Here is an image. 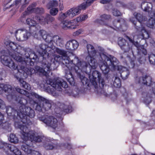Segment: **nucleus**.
<instances>
[{
	"instance_id": "f257e3e1",
	"label": "nucleus",
	"mask_w": 155,
	"mask_h": 155,
	"mask_svg": "<svg viewBox=\"0 0 155 155\" xmlns=\"http://www.w3.org/2000/svg\"><path fill=\"white\" fill-rule=\"evenodd\" d=\"M86 59H90L89 63L81 61L77 56H75L73 59L71 60L67 66L69 70L65 72V77L72 86L74 85V82L73 81L72 74L70 70L72 69L73 67L74 66V70L77 75H79L82 72L89 74L91 73V69H95L97 67V64L94 58L87 57Z\"/></svg>"
},
{
	"instance_id": "f03ea898",
	"label": "nucleus",
	"mask_w": 155,
	"mask_h": 155,
	"mask_svg": "<svg viewBox=\"0 0 155 155\" xmlns=\"http://www.w3.org/2000/svg\"><path fill=\"white\" fill-rule=\"evenodd\" d=\"M99 58L100 68L104 74L108 73L110 69L117 70L119 69V62L114 56H110L109 58L104 53H101Z\"/></svg>"
},
{
	"instance_id": "7ed1b4c3",
	"label": "nucleus",
	"mask_w": 155,
	"mask_h": 155,
	"mask_svg": "<svg viewBox=\"0 0 155 155\" xmlns=\"http://www.w3.org/2000/svg\"><path fill=\"white\" fill-rule=\"evenodd\" d=\"M50 86H48L47 83H45V82L40 84L41 88L44 89V91L49 94H51L53 96L58 97L60 92L62 91V87L65 88H67L68 85L67 82L63 81H61L59 79L49 81Z\"/></svg>"
},
{
	"instance_id": "20e7f679",
	"label": "nucleus",
	"mask_w": 155,
	"mask_h": 155,
	"mask_svg": "<svg viewBox=\"0 0 155 155\" xmlns=\"http://www.w3.org/2000/svg\"><path fill=\"white\" fill-rule=\"evenodd\" d=\"M7 46L8 47H10L12 51L10 54L16 61L19 62H22L24 60L19 55V54L23 53V51L25 52V56L27 58H29L31 61L32 59L35 60L34 57L32 56H35V54L32 53L30 49H24L20 47H17V45L13 42H7Z\"/></svg>"
},
{
	"instance_id": "39448f33",
	"label": "nucleus",
	"mask_w": 155,
	"mask_h": 155,
	"mask_svg": "<svg viewBox=\"0 0 155 155\" xmlns=\"http://www.w3.org/2000/svg\"><path fill=\"white\" fill-rule=\"evenodd\" d=\"M38 34L49 45H51L53 48L54 44L57 46L63 47L64 44V40L61 37L57 35L52 36L44 30L39 31Z\"/></svg>"
},
{
	"instance_id": "423d86ee",
	"label": "nucleus",
	"mask_w": 155,
	"mask_h": 155,
	"mask_svg": "<svg viewBox=\"0 0 155 155\" xmlns=\"http://www.w3.org/2000/svg\"><path fill=\"white\" fill-rule=\"evenodd\" d=\"M62 57L58 55H54V58H52L50 59V61L52 63H49L48 61H43L41 65L42 68L37 66L35 67V69L42 75L47 77L48 76L50 71L51 69V68L52 66L54 67L57 62H61L62 63Z\"/></svg>"
},
{
	"instance_id": "0eeeda50",
	"label": "nucleus",
	"mask_w": 155,
	"mask_h": 155,
	"mask_svg": "<svg viewBox=\"0 0 155 155\" xmlns=\"http://www.w3.org/2000/svg\"><path fill=\"white\" fill-rule=\"evenodd\" d=\"M18 127L22 131V138L24 140H30L31 142H40L47 141L46 137L43 136H35L34 131L30 130L26 126L20 125Z\"/></svg>"
},
{
	"instance_id": "6e6552de",
	"label": "nucleus",
	"mask_w": 155,
	"mask_h": 155,
	"mask_svg": "<svg viewBox=\"0 0 155 155\" xmlns=\"http://www.w3.org/2000/svg\"><path fill=\"white\" fill-rule=\"evenodd\" d=\"M17 114L21 119L23 123L28 125L32 124V122L30 120L29 117L33 118L35 116L34 110L30 107H26L25 105L19 107Z\"/></svg>"
},
{
	"instance_id": "1a4fd4ad",
	"label": "nucleus",
	"mask_w": 155,
	"mask_h": 155,
	"mask_svg": "<svg viewBox=\"0 0 155 155\" xmlns=\"http://www.w3.org/2000/svg\"><path fill=\"white\" fill-rule=\"evenodd\" d=\"M31 95L37 99L38 102L37 103L36 108L38 110H41L42 109L48 111L51 109L53 104V102L51 100H48L41 96L35 92L31 93Z\"/></svg>"
},
{
	"instance_id": "9d476101",
	"label": "nucleus",
	"mask_w": 155,
	"mask_h": 155,
	"mask_svg": "<svg viewBox=\"0 0 155 155\" xmlns=\"http://www.w3.org/2000/svg\"><path fill=\"white\" fill-rule=\"evenodd\" d=\"M50 45L49 46L45 44L42 43L35 46L37 52L43 58L46 59L48 58L49 54L53 53V49L51 45Z\"/></svg>"
},
{
	"instance_id": "9b49d317",
	"label": "nucleus",
	"mask_w": 155,
	"mask_h": 155,
	"mask_svg": "<svg viewBox=\"0 0 155 155\" xmlns=\"http://www.w3.org/2000/svg\"><path fill=\"white\" fill-rule=\"evenodd\" d=\"M89 79L91 83L95 88L98 87V81L99 87L101 88L105 84L104 80L101 77V74L97 71H93L92 75L89 76Z\"/></svg>"
},
{
	"instance_id": "f8f14e48",
	"label": "nucleus",
	"mask_w": 155,
	"mask_h": 155,
	"mask_svg": "<svg viewBox=\"0 0 155 155\" xmlns=\"http://www.w3.org/2000/svg\"><path fill=\"white\" fill-rule=\"evenodd\" d=\"M0 94L5 92L6 94L7 97L9 101H11L16 98V95L14 88L8 84H1Z\"/></svg>"
},
{
	"instance_id": "ddd939ff",
	"label": "nucleus",
	"mask_w": 155,
	"mask_h": 155,
	"mask_svg": "<svg viewBox=\"0 0 155 155\" xmlns=\"http://www.w3.org/2000/svg\"><path fill=\"white\" fill-rule=\"evenodd\" d=\"M39 120L47 126L55 129L58 127V122L57 119L52 116L45 115L39 118Z\"/></svg>"
},
{
	"instance_id": "4468645a",
	"label": "nucleus",
	"mask_w": 155,
	"mask_h": 155,
	"mask_svg": "<svg viewBox=\"0 0 155 155\" xmlns=\"http://www.w3.org/2000/svg\"><path fill=\"white\" fill-rule=\"evenodd\" d=\"M134 15L135 18L138 20V22H137L135 21V18L133 17H131L130 18V21L134 25L135 28L137 30H139L140 28V26L142 25V24L143 22L147 20V18L145 16H143L140 13L135 12Z\"/></svg>"
},
{
	"instance_id": "2eb2a0df",
	"label": "nucleus",
	"mask_w": 155,
	"mask_h": 155,
	"mask_svg": "<svg viewBox=\"0 0 155 155\" xmlns=\"http://www.w3.org/2000/svg\"><path fill=\"white\" fill-rule=\"evenodd\" d=\"M34 20L35 19L37 22L41 24L45 25L46 23L48 24L52 23L54 21L55 18L49 14H47L45 17L35 16L33 18Z\"/></svg>"
},
{
	"instance_id": "dca6fc26",
	"label": "nucleus",
	"mask_w": 155,
	"mask_h": 155,
	"mask_svg": "<svg viewBox=\"0 0 155 155\" xmlns=\"http://www.w3.org/2000/svg\"><path fill=\"white\" fill-rule=\"evenodd\" d=\"M1 61L4 64L8 67L13 70L18 69V65L11 59L9 57L2 55L1 56Z\"/></svg>"
},
{
	"instance_id": "f3484780",
	"label": "nucleus",
	"mask_w": 155,
	"mask_h": 155,
	"mask_svg": "<svg viewBox=\"0 0 155 155\" xmlns=\"http://www.w3.org/2000/svg\"><path fill=\"white\" fill-rule=\"evenodd\" d=\"M16 39L18 41H23L28 38V32L25 29H21L16 31L15 32Z\"/></svg>"
},
{
	"instance_id": "a211bd4d",
	"label": "nucleus",
	"mask_w": 155,
	"mask_h": 155,
	"mask_svg": "<svg viewBox=\"0 0 155 155\" xmlns=\"http://www.w3.org/2000/svg\"><path fill=\"white\" fill-rule=\"evenodd\" d=\"M86 5L81 4L76 8H72L68 10V14H69L70 18H72L74 16L79 14L82 10L86 9Z\"/></svg>"
},
{
	"instance_id": "6ab92c4d",
	"label": "nucleus",
	"mask_w": 155,
	"mask_h": 155,
	"mask_svg": "<svg viewBox=\"0 0 155 155\" xmlns=\"http://www.w3.org/2000/svg\"><path fill=\"white\" fill-rule=\"evenodd\" d=\"M152 78L149 76L145 75L140 78L138 81V83H142L147 86H149L151 84L152 90L155 95V83H152Z\"/></svg>"
},
{
	"instance_id": "aec40b11",
	"label": "nucleus",
	"mask_w": 155,
	"mask_h": 155,
	"mask_svg": "<svg viewBox=\"0 0 155 155\" xmlns=\"http://www.w3.org/2000/svg\"><path fill=\"white\" fill-rule=\"evenodd\" d=\"M55 51L57 53L62 56H61L62 57V63L64 64H65V66L67 67L71 60L70 58L68 56L67 52L64 50L60 49L58 48H56Z\"/></svg>"
},
{
	"instance_id": "412c9836",
	"label": "nucleus",
	"mask_w": 155,
	"mask_h": 155,
	"mask_svg": "<svg viewBox=\"0 0 155 155\" xmlns=\"http://www.w3.org/2000/svg\"><path fill=\"white\" fill-rule=\"evenodd\" d=\"M79 45L78 42L75 40L68 41L66 45L65 48L67 50L73 51L76 49Z\"/></svg>"
},
{
	"instance_id": "4be33fe9",
	"label": "nucleus",
	"mask_w": 155,
	"mask_h": 155,
	"mask_svg": "<svg viewBox=\"0 0 155 155\" xmlns=\"http://www.w3.org/2000/svg\"><path fill=\"white\" fill-rule=\"evenodd\" d=\"M126 37L129 40L130 43H127L120 48L124 52H127L132 49V46L134 44V41L127 36H126Z\"/></svg>"
},
{
	"instance_id": "5701e85b",
	"label": "nucleus",
	"mask_w": 155,
	"mask_h": 155,
	"mask_svg": "<svg viewBox=\"0 0 155 155\" xmlns=\"http://www.w3.org/2000/svg\"><path fill=\"white\" fill-rule=\"evenodd\" d=\"M17 70L18 73L19 72H21L20 71H21L22 72H24L27 75L29 76L33 74H34L35 72V70L34 68L31 67L27 68L24 66L21 65L20 66V69H18Z\"/></svg>"
},
{
	"instance_id": "b1692460",
	"label": "nucleus",
	"mask_w": 155,
	"mask_h": 155,
	"mask_svg": "<svg viewBox=\"0 0 155 155\" xmlns=\"http://www.w3.org/2000/svg\"><path fill=\"white\" fill-rule=\"evenodd\" d=\"M87 48L89 55L88 57L94 58L93 57L95 56L97 52L94 47L92 45L89 44L87 45Z\"/></svg>"
},
{
	"instance_id": "393cba45",
	"label": "nucleus",
	"mask_w": 155,
	"mask_h": 155,
	"mask_svg": "<svg viewBox=\"0 0 155 155\" xmlns=\"http://www.w3.org/2000/svg\"><path fill=\"white\" fill-rule=\"evenodd\" d=\"M5 146L16 155H21V152L18 148L14 145L6 144Z\"/></svg>"
},
{
	"instance_id": "a878e982",
	"label": "nucleus",
	"mask_w": 155,
	"mask_h": 155,
	"mask_svg": "<svg viewBox=\"0 0 155 155\" xmlns=\"http://www.w3.org/2000/svg\"><path fill=\"white\" fill-rule=\"evenodd\" d=\"M78 25H74V24L71 21L66 20L63 23V27L64 28H67L70 29H74L76 28Z\"/></svg>"
},
{
	"instance_id": "bb28decb",
	"label": "nucleus",
	"mask_w": 155,
	"mask_h": 155,
	"mask_svg": "<svg viewBox=\"0 0 155 155\" xmlns=\"http://www.w3.org/2000/svg\"><path fill=\"white\" fill-rule=\"evenodd\" d=\"M143 101L147 104H150L152 101V94H151L146 92L143 94Z\"/></svg>"
},
{
	"instance_id": "cd10ccee",
	"label": "nucleus",
	"mask_w": 155,
	"mask_h": 155,
	"mask_svg": "<svg viewBox=\"0 0 155 155\" xmlns=\"http://www.w3.org/2000/svg\"><path fill=\"white\" fill-rule=\"evenodd\" d=\"M125 24V20L122 18H120L117 21H115L114 23V26L118 29H120L122 25Z\"/></svg>"
},
{
	"instance_id": "c85d7f7f",
	"label": "nucleus",
	"mask_w": 155,
	"mask_h": 155,
	"mask_svg": "<svg viewBox=\"0 0 155 155\" xmlns=\"http://www.w3.org/2000/svg\"><path fill=\"white\" fill-rule=\"evenodd\" d=\"M58 106L59 107L61 110L64 111L65 112L68 113L71 112L70 109L71 107L65 105L63 103H58Z\"/></svg>"
},
{
	"instance_id": "c756f323",
	"label": "nucleus",
	"mask_w": 155,
	"mask_h": 155,
	"mask_svg": "<svg viewBox=\"0 0 155 155\" xmlns=\"http://www.w3.org/2000/svg\"><path fill=\"white\" fill-rule=\"evenodd\" d=\"M129 74L130 72L128 69L125 67L122 68L120 75L123 79L124 80L126 79L128 77Z\"/></svg>"
},
{
	"instance_id": "7c9ffc66",
	"label": "nucleus",
	"mask_w": 155,
	"mask_h": 155,
	"mask_svg": "<svg viewBox=\"0 0 155 155\" xmlns=\"http://www.w3.org/2000/svg\"><path fill=\"white\" fill-rule=\"evenodd\" d=\"M78 77L81 79V81L83 85L86 86H89V81L88 79L84 76L83 75H81V74L79 75H77Z\"/></svg>"
},
{
	"instance_id": "2f4dec72",
	"label": "nucleus",
	"mask_w": 155,
	"mask_h": 155,
	"mask_svg": "<svg viewBox=\"0 0 155 155\" xmlns=\"http://www.w3.org/2000/svg\"><path fill=\"white\" fill-rule=\"evenodd\" d=\"M137 31H140L141 33V35L142 37L145 39H147L149 37V34L148 32L145 29L144 26L142 25L140 26V28L139 30H137Z\"/></svg>"
},
{
	"instance_id": "473e14b6",
	"label": "nucleus",
	"mask_w": 155,
	"mask_h": 155,
	"mask_svg": "<svg viewBox=\"0 0 155 155\" xmlns=\"http://www.w3.org/2000/svg\"><path fill=\"white\" fill-rule=\"evenodd\" d=\"M15 89L18 92L20 93L21 94L24 95L30 98L31 96L33 97H35L33 96L31 94L33 92H31V93H29V92L26 91L23 89H21L19 87H16L15 88Z\"/></svg>"
},
{
	"instance_id": "72a5a7b5",
	"label": "nucleus",
	"mask_w": 155,
	"mask_h": 155,
	"mask_svg": "<svg viewBox=\"0 0 155 155\" xmlns=\"http://www.w3.org/2000/svg\"><path fill=\"white\" fill-rule=\"evenodd\" d=\"M101 20H97V22L101 25H105L104 23V21L108 20L110 18V16L106 14H104L101 16Z\"/></svg>"
},
{
	"instance_id": "f704fd0d",
	"label": "nucleus",
	"mask_w": 155,
	"mask_h": 155,
	"mask_svg": "<svg viewBox=\"0 0 155 155\" xmlns=\"http://www.w3.org/2000/svg\"><path fill=\"white\" fill-rule=\"evenodd\" d=\"M19 81L20 83V85L21 87L27 90H30L31 88L30 85L24 81L23 79H19Z\"/></svg>"
},
{
	"instance_id": "c9c22d12",
	"label": "nucleus",
	"mask_w": 155,
	"mask_h": 155,
	"mask_svg": "<svg viewBox=\"0 0 155 155\" xmlns=\"http://www.w3.org/2000/svg\"><path fill=\"white\" fill-rule=\"evenodd\" d=\"M22 150L27 153H31L32 150L31 148L30 145L25 143L23 144L21 146Z\"/></svg>"
},
{
	"instance_id": "e433bc0d",
	"label": "nucleus",
	"mask_w": 155,
	"mask_h": 155,
	"mask_svg": "<svg viewBox=\"0 0 155 155\" xmlns=\"http://www.w3.org/2000/svg\"><path fill=\"white\" fill-rule=\"evenodd\" d=\"M43 147L47 150H51L58 148L57 145H53L51 143H47L44 144Z\"/></svg>"
},
{
	"instance_id": "4c0bfd02",
	"label": "nucleus",
	"mask_w": 155,
	"mask_h": 155,
	"mask_svg": "<svg viewBox=\"0 0 155 155\" xmlns=\"http://www.w3.org/2000/svg\"><path fill=\"white\" fill-rule=\"evenodd\" d=\"M58 5V2L56 0H52L50 1L47 5V7L48 9L56 7Z\"/></svg>"
},
{
	"instance_id": "58836bf2",
	"label": "nucleus",
	"mask_w": 155,
	"mask_h": 155,
	"mask_svg": "<svg viewBox=\"0 0 155 155\" xmlns=\"http://www.w3.org/2000/svg\"><path fill=\"white\" fill-rule=\"evenodd\" d=\"M154 19L151 17L150 18L147 24V25L150 28H155V24Z\"/></svg>"
},
{
	"instance_id": "ea45409f",
	"label": "nucleus",
	"mask_w": 155,
	"mask_h": 155,
	"mask_svg": "<svg viewBox=\"0 0 155 155\" xmlns=\"http://www.w3.org/2000/svg\"><path fill=\"white\" fill-rule=\"evenodd\" d=\"M6 109V112L8 115L9 116H13L15 113H17V112L10 107H7Z\"/></svg>"
},
{
	"instance_id": "a19ab883",
	"label": "nucleus",
	"mask_w": 155,
	"mask_h": 155,
	"mask_svg": "<svg viewBox=\"0 0 155 155\" xmlns=\"http://www.w3.org/2000/svg\"><path fill=\"white\" fill-rule=\"evenodd\" d=\"M68 11L64 13H61L59 15L58 19L61 21H62L66 18L69 17L70 18L69 14H68Z\"/></svg>"
},
{
	"instance_id": "79ce46f5",
	"label": "nucleus",
	"mask_w": 155,
	"mask_h": 155,
	"mask_svg": "<svg viewBox=\"0 0 155 155\" xmlns=\"http://www.w3.org/2000/svg\"><path fill=\"white\" fill-rule=\"evenodd\" d=\"M114 86L116 87H120L121 85V82L119 78L115 77L113 83Z\"/></svg>"
},
{
	"instance_id": "37998d69",
	"label": "nucleus",
	"mask_w": 155,
	"mask_h": 155,
	"mask_svg": "<svg viewBox=\"0 0 155 155\" xmlns=\"http://www.w3.org/2000/svg\"><path fill=\"white\" fill-rule=\"evenodd\" d=\"M10 141L12 143H18V140L15 134H12L10 135Z\"/></svg>"
},
{
	"instance_id": "c03bdc74",
	"label": "nucleus",
	"mask_w": 155,
	"mask_h": 155,
	"mask_svg": "<svg viewBox=\"0 0 155 155\" xmlns=\"http://www.w3.org/2000/svg\"><path fill=\"white\" fill-rule=\"evenodd\" d=\"M88 18L87 15H81L77 17L75 20L78 22H81L85 20Z\"/></svg>"
},
{
	"instance_id": "a18cd8bd",
	"label": "nucleus",
	"mask_w": 155,
	"mask_h": 155,
	"mask_svg": "<svg viewBox=\"0 0 155 155\" xmlns=\"http://www.w3.org/2000/svg\"><path fill=\"white\" fill-rule=\"evenodd\" d=\"M127 43L125 39L120 37L118 38V43L120 48Z\"/></svg>"
},
{
	"instance_id": "49530a36",
	"label": "nucleus",
	"mask_w": 155,
	"mask_h": 155,
	"mask_svg": "<svg viewBox=\"0 0 155 155\" xmlns=\"http://www.w3.org/2000/svg\"><path fill=\"white\" fill-rule=\"evenodd\" d=\"M36 21L33 20L30 18H28L26 20V23L31 26H34L36 24Z\"/></svg>"
},
{
	"instance_id": "de8ad7c7",
	"label": "nucleus",
	"mask_w": 155,
	"mask_h": 155,
	"mask_svg": "<svg viewBox=\"0 0 155 155\" xmlns=\"http://www.w3.org/2000/svg\"><path fill=\"white\" fill-rule=\"evenodd\" d=\"M36 3H32V4L30 5L27 9V11H28L30 13L32 12H35L34 9H35V8H34V7L36 6Z\"/></svg>"
},
{
	"instance_id": "09e8293b",
	"label": "nucleus",
	"mask_w": 155,
	"mask_h": 155,
	"mask_svg": "<svg viewBox=\"0 0 155 155\" xmlns=\"http://www.w3.org/2000/svg\"><path fill=\"white\" fill-rule=\"evenodd\" d=\"M35 13L36 14H42L45 12L44 9L42 8L37 7L34 9Z\"/></svg>"
},
{
	"instance_id": "8fccbe9b",
	"label": "nucleus",
	"mask_w": 155,
	"mask_h": 155,
	"mask_svg": "<svg viewBox=\"0 0 155 155\" xmlns=\"http://www.w3.org/2000/svg\"><path fill=\"white\" fill-rule=\"evenodd\" d=\"M150 63L153 64H155V55L151 54L149 56Z\"/></svg>"
},
{
	"instance_id": "3c124183",
	"label": "nucleus",
	"mask_w": 155,
	"mask_h": 155,
	"mask_svg": "<svg viewBox=\"0 0 155 155\" xmlns=\"http://www.w3.org/2000/svg\"><path fill=\"white\" fill-rule=\"evenodd\" d=\"M58 8H52L50 10V12L51 15L54 16L58 14Z\"/></svg>"
},
{
	"instance_id": "603ef678",
	"label": "nucleus",
	"mask_w": 155,
	"mask_h": 155,
	"mask_svg": "<svg viewBox=\"0 0 155 155\" xmlns=\"http://www.w3.org/2000/svg\"><path fill=\"white\" fill-rule=\"evenodd\" d=\"M141 7L143 10L146 11L149 8L147 2H143L141 5Z\"/></svg>"
},
{
	"instance_id": "864d4df0",
	"label": "nucleus",
	"mask_w": 155,
	"mask_h": 155,
	"mask_svg": "<svg viewBox=\"0 0 155 155\" xmlns=\"http://www.w3.org/2000/svg\"><path fill=\"white\" fill-rule=\"evenodd\" d=\"M112 13L113 15L116 16H121L122 14L117 9H114L112 10Z\"/></svg>"
},
{
	"instance_id": "5fc2aeb1",
	"label": "nucleus",
	"mask_w": 155,
	"mask_h": 155,
	"mask_svg": "<svg viewBox=\"0 0 155 155\" xmlns=\"http://www.w3.org/2000/svg\"><path fill=\"white\" fill-rule=\"evenodd\" d=\"M19 103L21 104V106H23L27 104V100L24 98L21 97L19 101Z\"/></svg>"
},
{
	"instance_id": "6e6d98bb",
	"label": "nucleus",
	"mask_w": 155,
	"mask_h": 155,
	"mask_svg": "<svg viewBox=\"0 0 155 155\" xmlns=\"http://www.w3.org/2000/svg\"><path fill=\"white\" fill-rule=\"evenodd\" d=\"M3 120H1L0 119V127H1L3 128H5V126L7 124L6 123H4L3 122Z\"/></svg>"
},
{
	"instance_id": "4d7b16f0",
	"label": "nucleus",
	"mask_w": 155,
	"mask_h": 155,
	"mask_svg": "<svg viewBox=\"0 0 155 155\" xmlns=\"http://www.w3.org/2000/svg\"><path fill=\"white\" fill-rule=\"evenodd\" d=\"M6 107V106L4 101L0 99V108L3 109Z\"/></svg>"
},
{
	"instance_id": "13d9d810",
	"label": "nucleus",
	"mask_w": 155,
	"mask_h": 155,
	"mask_svg": "<svg viewBox=\"0 0 155 155\" xmlns=\"http://www.w3.org/2000/svg\"><path fill=\"white\" fill-rule=\"evenodd\" d=\"M82 31H83L82 29H79L78 31H76V32H74L73 33V35L74 36L78 35L79 34H81Z\"/></svg>"
},
{
	"instance_id": "bf43d9fd",
	"label": "nucleus",
	"mask_w": 155,
	"mask_h": 155,
	"mask_svg": "<svg viewBox=\"0 0 155 155\" xmlns=\"http://www.w3.org/2000/svg\"><path fill=\"white\" fill-rule=\"evenodd\" d=\"M31 153V155H41L39 152L35 150H32Z\"/></svg>"
},
{
	"instance_id": "052dcab7",
	"label": "nucleus",
	"mask_w": 155,
	"mask_h": 155,
	"mask_svg": "<svg viewBox=\"0 0 155 155\" xmlns=\"http://www.w3.org/2000/svg\"><path fill=\"white\" fill-rule=\"evenodd\" d=\"M146 61V59L144 57L142 56L140 57L138 59L140 63H142Z\"/></svg>"
},
{
	"instance_id": "680f3d73",
	"label": "nucleus",
	"mask_w": 155,
	"mask_h": 155,
	"mask_svg": "<svg viewBox=\"0 0 155 155\" xmlns=\"http://www.w3.org/2000/svg\"><path fill=\"white\" fill-rule=\"evenodd\" d=\"M25 4H23L21 6V8H20V11H23L24 9L25 8V7L27 6L28 4V3H27L26 2H24Z\"/></svg>"
},
{
	"instance_id": "e2e57ef3",
	"label": "nucleus",
	"mask_w": 155,
	"mask_h": 155,
	"mask_svg": "<svg viewBox=\"0 0 155 155\" xmlns=\"http://www.w3.org/2000/svg\"><path fill=\"white\" fill-rule=\"evenodd\" d=\"M111 0H102L100 1V2L103 4L109 3L110 2Z\"/></svg>"
},
{
	"instance_id": "0e129e2a",
	"label": "nucleus",
	"mask_w": 155,
	"mask_h": 155,
	"mask_svg": "<svg viewBox=\"0 0 155 155\" xmlns=\"http://www.w3.org/2000/svg\"><path fill=\"white\" fill-rule=\"evenodd\" d=\"M30 13L27 11V10H26L23 13L22 17L24 18L26 15H29Z\"/></svg>"
},
{
	"instance_id": "69168bd1",
	"label": "nucleus",
	"mask_w": 155,
	"mask_h": 155,
	"mask_svg": "<svg viewBox=\"0 0 155 155\" xmlns=\"http://www.w3.org/2000/svg\"><path fill=\"white\" fill-rule=\"evenodd\" d=\"M59 8L60 11L64 9V6L63 2L60 3L59 6Z\"/></svg>"
},
{
	"instance_id": "338daca9",
	"label": "nucleus",
	"mask_w": 155,
	"mask_h": 155,
	"mask_svg": "<svg viewBox=\"0 0 155 155\" xmlns=\"http://www.w3.org/2000/svg\"><path fill=\"white\" fill-rule=\"evenodd\" d=\"M128 58L129 61H130V62L132 65L133 66H134V61L132 60V59H131L129 57H128Z\"/></svg>"
},
{
	"instance_id": "774afa93",
	"label": "nucleus",
	"mask_w": 155,
	"mask_h": 155,
	"mask_svg": "<svg viewBox=\"0 0 155 155\" xmlns=\"http://www.w3.org/2000/svg\"><path fill=\"white\" fill-rule=\"evenodd\" d=\"M4 71V70H3L2 69H0V76H2L3 75Z\"/></svg>"
}]
</instances>
